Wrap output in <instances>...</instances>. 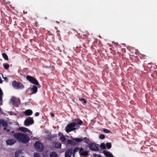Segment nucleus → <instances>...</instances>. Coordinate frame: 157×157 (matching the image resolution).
Listing matches in <instances>:
<instances>
[{
  "instance_id": "42",
  "label": "nucleus",
  "mask_w": 157,
  "mask_h": 157,
  "mask_svg": "<svg viewBox=\"0 0 157 157\" xmlns=\"http://www.w3.org/2000/svg\"><path fill=\"white\" fill-rule=\"evenodd\" d=\"M45 19H47V17H46V18H45Z\"/></svg>"
},
{
  "instance_id": "26",
  "label": "nucleus",
  "mask_w": 157,
  "mask_h": 157,
  "mask_svg": "<svg viewBox=\"0 0 157 157\" xmlns=\"http://www.w3.org/2000/svg\"><path fill=\"white\" fill-rule=\"evenodd\" d=\"M100 147L102 149H106L105 145L104 143H102L100 145Z\"/></svg>"
},
{
  "instance_id": "25",
  "label": "nucleus",
  "mask_w": 157,
  "mask_h": 157,
  "mask_svg": "<svg viewBox=\"0 0 157 157\" xmlns=\"http://www.w3.org/2000/svg\"><path fill=\"white\" fill-rule=\"evenodd\" d=\"M83 139L84 140V142L86 144H88L90 141L89 139L86 137H84Z\"/></svg>"
},
{
  "instance_id": "4",
  "label": "nucleus",
  "mask_w": 157,
  "mask_h": 157,
  "mask_svg": "<svg viewBox=\"0 0 157 157\" xmlns=\"http://www.w3.org/2000/svg\"><path fill=\"white\" fill-rule=\"evenodd\" d=\"M12 86L13 87L17 89H23L24 88V86L19 82L14 80L12 82Z\"/></svg>"
},
{
  "instance_id": "40",
  "label": "nucleus",
  "mask_w": 157,
  "mask_h": 157,
  "mask_svg": "<svg viewBox=\"0 0 157 157\" xmlns=\"http://www.w3.org/2000/svg\"><path fill=\"white\" fill-rule=\"evenodd\" d=\"M11 133H13V134H14V133H14V131H12V132H11Z\"/></svg>"
},
{
  "instance_id": "28",
  "label": "nucleus",
  "mask_w": 157,
  "mask_h": 157,
  "mask_svg": "<svg viewBox=\"0 0 157 157\" xmlns=\"http://www.w3.org/2000/svg\"><path fill=\"white\" fill-rule=\"evenodd\" d=\"M79 100L81 101H83V103L84 104H86V101L84 98H79Z\"/></svg>"
},
{
  "instance_id": "16",
  "label": "nucleus",
  "mask_w": 157,
  "mask_h": 157,
  "mask_svg": "<svg viewBox=\"0 0 157 157\" xmlns=\"http://www.w3.org/2000/svg\"><path fill=\"white\" fill-rule=\"evenodd\" d=\"M16 100V97H13L10 99V102L12 105H15L16 104L17 101Z\"/></svg>"
},
{
  "instance_id": "15",
  "label": "nucleus",
  "mask_w": 157,
  "mask_h": 157,
  "mask_svg": "<svg viewBox=\"0 0 157 157\" xmlns=\"http://www.w3.org/2000/svg\"><path fill=\"white\" fill-rule=\"evenodd\" d=\"M72 140L75 141L76 143L80 142L83 140V137L81 138H72Z\"/></svg>"
},
{
  "instance_id": "18",
  "label": "nucleus",
  "mask_w": 157,
  "mask_h": 157,
  "mask_svg": "<svg viewBox=\"0 0 157 157\" xmlns=\"http://www.w3.org/2000/svg\"><path fill=\"white\" fill-rule=\"evenodd\" d=\"M103 153L105 156L107 157H111L113 155L112 153L106 151L104 150L103 151Z\"/></svg>"
},
{
  "instance_id": "27",
  "label": "nucleus",
  "mask_w": 157,
  "mask_h": 157,
  "mask_svg": "<svg viewBox=\"0 0 157 157\" xmlns=\"http://www.w3.org/2000/svg\"><path fill=\"white\" fill-rule=\"evenodd\" d=\"M34 157H40L39 153L36 152H34L33 153Z\"/></svg>"
},
{
  "instance_id": "10",
  "label": "nucleus",
  "mask_w": 157,
  "mask_h": 157,
  "mask_svg": "<svg viewBox=\"0 0 157 157\" xmlns=\"http://www.w3.org/2000/svg\"><path fill=\"white\" fill-rule=\"evenodd\" d=\"M53 146L56 148H61L62 144L58 142H53L52 143Z\"/></svg>"
},
{
  "instance_id": "14",
  "label": "nucleus",
  "mask_w": 157,
  "mask_h": 157,
  "mask_svg": "<svg viewBox=\"0 0 157 157\" xmlns=\"http://www.w3.org/2000/svg\"><path fill=\"white\" fill-rule=\"evenodd\" d=\"M74 122V123H76V126H78L77 124L78 125H81L83 123L82 121L79 119H75V120Z\"/></svg>"
},
{
  "instance_id": "41",
  "label": "nucleus",
  "mask_w": 157,
  "mask_h": 157,
  "mask_svg": "<svg viewBox=\"0 0 157 157\" xmlns=\"http://www.w3.org/2000/svg\"><path fill=\"white\" fill-rule=\"evenodd\" d=\"M6 127H4V130H6Z\"/></svg>"
},
{
  "instance_id": "19",
  "label": "nucleus",
  "mask_w": 157,
  "mask_h": 157,
  "mask_svg": "<svg viewBox=\"0 0 157 157\" xmlns=\"http://www.w3.org/2000/svg\"><path fill=\"white\" fill-rule=\"evenodd\" d=\"M33 113V111L31 110L28 109L25 111V114L27 116H30Z\"/></svg>"
},
{
  "instance_id": "31",
  "label": "nucleus",
  "mask_w": 157,
  "mask_h": 157,
  "mask_svg": "<svg viewBox=\"0 0 157 157\" xmlns=\"http://www.w3.org/2000/svg\"><path fill=\"white\" fill-rule=\"evenodd\" d=\"M20 152L19 151H16L15 153V157H18L19 156Z\"/></svg>"
},
{
  "instance_id": "13",
  "label": "nucleus",
  "mask_w": 157,
  "mask_h": 157,
  "mask_svg": "<svg viewBox=\"0 0 157 157\" xmlns=\"http://www.w3.org/2000/svg\"><path fill=\"white\" fill-rule=\"evenodd\" d=\"M18 130L23 132H26L29 131L27 128L25 127H21L19 128Z\"/></svg>"
},
{
  "instance_id": "32",
  "label": "nucleus",
  "mask_w": 157,
  "mask_h": 157,
  "mask_svg": "<svg viewBox=\"0 0 157 157\" xmlns=\"http://www.w3.org/2000/svg\"><path fill=\"white\" fill-rule=\"evenodd\" d=\"M103 130L104 132L106 133H109L110 132L107 129L104 128Z\"/></svg>"
},
{
  "instance_id": "34",
  "label": "nucleus",
  "mask_w": 157,
  "mask_h": 157,
  "mask_svg": "<svg viewBox=\"0 0 157 157\" xmlns=\"http://www.w3.org/2000/svg\"><path fill=\"white\" fill-rule=\"evenodd\" d=\"M39 114L40 113L39 112H36L35 113V116L36 117L38 116L39 115Z\"/></svg>"
},
{
  "instance_id": "24",
  "label": "nucleus",
  "mask_w": 157,
  "mask_h": 157,
  "mask_svg": "<svg viewBox=\"0 0 157 157\" xmlns=\"http://www.w3.org/2000/svg\"><path fill=\"white\" fill-rule=\"evenodd\" d=\"M106 145L107 149H109L111 147V144L110 143H107L106 144Z\"/></svg>"
},
{
  "instance_id": "20",
  "label": "nucleus",
  "mask_w": 157,
  "mask_h": 157,
  "mask_svg": "<svg viewBox=\"0 0 157 157\" xmlns=\"http://www.w3.org/2000/svg\"><path fill=\"white\" fill-rule=\"evenodd\" d=\"M58 155L55 151L52 152L50 154V157H58Z\"/></svg>"
},
{
  "instance_id": "7",
  "label": "nucleus",
  "mask_w": 157,
  "mask_h": 157,
  "mask_svg": "<svg viewBox=\"0 0 157 157\" xmlns=\"http://www.w3.org/2000/svg\"><path fill=\"white\" fill-rule=\"evenodd\" d=\"M88 146L90 149L92 151H98L99 149L97 145L95 143H90L88 144Z\"/></svg>"
},
{
  "instance_id": "29",
  "label": "nucleus",
  "mask_w": 157,
  "mask_h": 157,
  "mask_svg": "<svg viewBox=\"0 0 157 157\" xmlns=\"http://www.w3.org/2000/svg\"><path fill=\"white\" fill-rule=\"evenodd\" d=\"M78 149H79V148L78 147H75L74 148L73 151V154H75V152H76L78 151Z\"/></svg>"
},
{
  "instance_id": "1",
  "label": "nucleus",
  "mask_w": 157,
  "mask_h": 157,
  "mask_svg": "<svg viewBox=\"0 0 157 157\" xmlns=\"http://www.w3.org/2000/svg\"><path fill=\"white\" fill-rule=\"evenodd\" d=\"M13 137L18 141L24 144L27 143L30 140L29 137L25 134L16 132L13 134Z\"/></svg>"
},
{
  "instance_id": "33",
  "label": "nucleus",
  "mask_w": 157,
  "mask_h": 157,
  "mask_svg": "<svg viewBox=\"0 0 157 157\" xmlns=\"http://www.w3.org/2000/svg\"><path fill=\"white\" fill-rule=\"evenodd\" d=\"M105 138V136L103 134H100L99 136V138L100 139H103Z\"/></svg>"
},
{
  "instance_id": "2",
  "label": "nucleus",
  "mask_w": 157,
  "mask_h": 157,
  "mask_svg": "<svg viewBox=\"0 0 157 157\" xmlns=\"http://www.w3.org/2000/svg\"><path fill=\"white\" fill-rule=\"evenodd\" d=\"M26 78L30 82L36 85L38 87L40 88L41 87L40 85L35 78L31 76L28 75L26 76Z\"/></svg>"
},
{
  "instance_id": "39",
  "label": "nucleus",
  "mask_w": 157,
  "mask_h": 157,
  "mask_svg": "<svg viewBox=\"0 0 157 157\" xmlns=\"http://www.w3.org/2000/svg\"><path fill=\"white\" fill-rule=\"evenodd\" d=\"M72 154L73 156L74 157L75 154H73V152H72Z\"/></svg>"
},
{
  "instance_id": "35",
  "label": "nucleus",
  "mask_w": 157,
  "mask_h": 157,
  "mask_svg": "<svg viewBox=\"0 0 157 157\" xmlns=\"http://www.w3.org/2000/svg\"><path fill=\"white\" fill-rule=\"evenodd\" d=\"M58 135H59V136H62V135H63V134L62 133L60 132H59Z\"/></svg>"
},
{
  "instance_id": "9",
  "label": "nucleus",
  "mask_w": 157,
  "mask_h": 157,
  "mask_svg": "<svg viewBox=\"0 0 157 157\" xmlns=\"http://www.w3.org/2000/svg\"><path fill=\"white\" fill-rule=\"evenodd\" d=\"M79 153L81 156H83L85 157L88 155V151H84L82 147L79 150Z\"/></svg>"
},
{
  "instance_id": "22",
  "label": "nucleus",
  "mask_w": 157,
  "mask_h": 157,
  "mask_svg": "<svg viewBox=\"0 0 157 157\" xmlns=\"http://www.w3.org/2000/svg\"><path fill=\"white\" fill-rule=\"evenodd\" d=\"M2 55L3 58L5 60H8V56L6 53H2Z\"/></svg>"
},
{
  "instance_id": "21",
  "label": "nucleus",
  "mask_w": 157,
  "mask_h": 157,
  "mask_svg": "<svg viewBox=\"0 0 157 157\" xmlns=\"http://www.w3.org/2000/svg\"><path fill=\"white\" fill-rule=\"evenodd\" d=\"M60 139L63 143H64L66 142V138L63 135H62V136H60Z\"/></svg>"
},
{
  "instance_id": "36",
  "label": "nucleus",
  "mask_w": 157,
  "mask_h": 157,
  "mask_svg": "<svg viewBox=\"0 0 157 157\" xmlns=\"http://www.w3.org/2000/svg\"><path fill=\"white\" fill-rule=\"evenodd\" d=\"M3 78L6 81H7L8 78L7 77H3Z\"/></svg>"
},
{
  "instance_id": "6",
  "label": "nucleus",
  "mask_w": 157,
  "mask_h": 157,
  "mask_svg": "<svg viewBox=\"0 0 157 157\" xmlns=\"http://www.w3.org/2000/svg\"><path fill=\"white\" fill-rule=\"evenodd\" d=\"M34 123V121L33 118L29 117L25 120L24 124L25 126H29L33 124Z\"/></svg>"
},
{
  "instance_id": "37",
  "label": "nucleus",
  "mask_w": 157,
  "mask_h": 157,
  "mask_svg": "<svg viewBox=\"0 0 157 157\" xmlns=\"http://www.w3.org/2000/svg\"><path fill=\"white\" fill-rule=\"evenodd\" d=\"M51 116L52 117H53L54 116V113H51Z\"/></svg>"
},
{
  "instance_id": "17",
  "label": "nucleus",
  "mask_w": 157,
  "mask_h": 157,
  "mask_svg": "<svg viewBox=\"0 0 157 157\" xmlns=\"http://www.w3.org/2000/svg\"><path fill=\"white\" fill-rule=\"evenodd\" d=\"M67 144H70L71 145L75 146L76 144V143L75 141L71 140L68 139L67 141Z\"/></svg>"
},
{
  "instance_id": "11",
  "label": "nucleus",
  "mask_w": 157,
  "mask_h": 157,
  "mask_svg": "<svg viewBox=\"0 0 157 157\" xmlns=\"http://www.w3.org/2000/svg\"><path fill=\"white\" fill-rule=\"evenodd\" d=\"M37 86L35 85H33L32 87L31 88V94L36 93L38 90Z\"/></svg>"
},
{
  "instance_id": "3",
  "label": "nucleus",
  "mask_w": 157,
  "mask_h": 157,
  "mask_svg": "<svg viewBox=\"0 0 157 157\" xmlns=\"http://www.w3.org/2000/svg\"><path fill=\"white\" fill-rule=\"evenodd\" d=\"M34 147L36 151L40 152L43 150V145L42 143L39 141H36L35 142L34 144Z\"/></svg>"
},
{
  "instance_id": "38",
  "label": "nucleus",
  "mask_w": 157,
  "mask_h": 157,
  "mask_svg": "<svg viewBox=\"0 0 157 157\" xmlns=\"http://www.w3.org/2000/svg\"><path fill=\"white\" fill-rule=\"evenodd\" d=\"M3 82L1 78H0V83H2Z\"/></svg>"
},
{
  "instance_id": "23",
  "label": "nucleus",
  "mask_w": 157,
  "mask_h": 157,
  "mask_svg": "<svg viewBox=\"0 0 157 157\" xmlns=\"http://www.w3.org/2000/svg\"><path fill=\"white\" fill-rule=\"evenodd\" d=\"M3 66L5 69L7 70L8 69L9 67V65L8 64L4 63L3 64Z\"/></svg>"
},
{
  "instance_id": "30",
  "label": "nucleus",
  "mask_w": 157,
  "mask_h": 157,
  "mask_svg": "<svg viewBox=\"0 0 157 157\" xmlns=\"http://www.w3.org/2000/svg\"><path fill=\"white\" fill-rule=\"evenodd\" d=\"M92 157H103L101 155H97L96 154H94L92 155Z\"/></svg>"
},
{
  "instance_id": "5",
  "label": "nucleus",
  "mask_w": 157,
  "mask_h": 157,
  "mask_svg": "<svg viewBox=\"0 0 157 157\" xmlns=\"http://www.w3.org/2000/svg\"><path fill=\"white\" fill-rule=\"evenodd\" d=\"M76 126V123L72 122L68 124L66 127L65 130L67 132H70L71 131L76 129V128H74Z\"/></svg>"
},
{
  "instance_id": "12",
  "label": "nucleus",
  "mask_w": 157,
  "mask_h": 157,
  "mask_svg": "<svg viewBox=\"0 0 157 157\" xmlns=\"http://www.w3.org/2000/svg\"><path fill=\"white\" fill-rule=\"evenodd\" d=\"M72 154V149H69L65 153V157H71Z\"/></svg>"
},
{
  "instance_id": "8",
  "label": "nucleus",
  "mask_w": 157,
  "mask_h": 157,
  "mask_svg": "<svg viewBox=\"0 0 157 157\" xmlns=\"http://www.w3.org/2000/svg\"><path fill=\"white\" fill-rule=\"evenodd\" d=\"M6 142L7 145L11 146L15 144L16 141L14 139H10L7 140Z\"/></svg>"
}]
</instances>
